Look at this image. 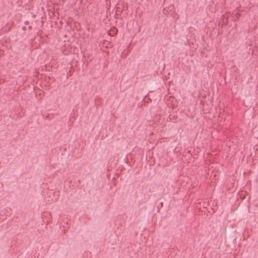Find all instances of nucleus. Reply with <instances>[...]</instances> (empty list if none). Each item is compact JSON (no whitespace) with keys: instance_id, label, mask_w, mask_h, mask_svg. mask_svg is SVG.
Here are the masks:
<instances>
[{"instance_id":"obj_1","label":"nucleus","mask_w":258,"mask_h":258,"mask_svg":"<svg viewBox=\"0 0 258 258\" xmlns=\"http://www.w3.org/2000/svg\"><path fill=\"white\" fill-rule=\"evenodd\" d=\"M117 32V30L116 28H113L112 29L110 30L109 31V34L110 35H113L114 34H116Z\"/></svg>"},{"instance_id":"obj_2","label":"nucleus","mask_w":258,"mask_h":258,"mask_svg":"<svg viewBox=\"0 0 258 258\" xmlns=\"http://www.w3.org/2000/svg\"><path fill=\"white\" fill-rule=\"evenodd\" d=\"M174 117H175V116H174V114H170L169 115V119H171V120H173L174 118Z\"/></svg>"}]
</instances>
